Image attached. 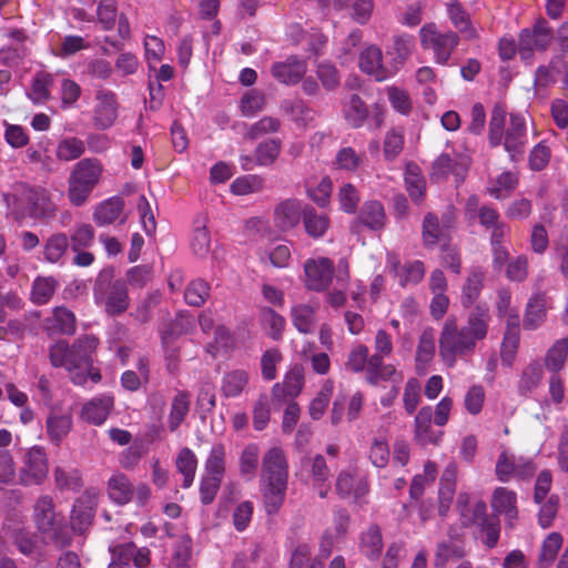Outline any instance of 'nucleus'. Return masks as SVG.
<instances>
[{
    "mask_svg": "<svg viewBox=\"0 0 568 568\" xmlns=\"http://www.w3.org/2000/svg\"><path fill=\"white\" fill-rule=\"evenodd\" d=\"M483 281L484 273L480 271H474L467 277L462 295V304L464 307H469L478 298L483 288Z\"/></svg>",
    "mask_w": 568,
    "mask_h": 568,
    "instance_id": "4d7b16f0",
    "label": "nucleus"
},
{
    "mask_svg": "<svg viewBox=\"0 0 568 568\" xmlns=\"http://www.w3.org/2000/svg\"><path fill=\"white\" fill-rule=\"evenodd\" d=\"M345 119L352 128H361L368 115V110L364 101L357 95L352 94L344 110Z\"/></svg>",
    "mask_w": 568,
    "mask_h": 568,
    "instance_id": "3c124183",
    "label": "nucleus"
},
{
    "mask_svg": "<svg viewBox=\"0 0 568 568\" xmlns=\"http://www.w3.org/2000/svg\"><path fill=\"white\" fill-rule=\"evenodd\" d=\"M53 478L55 487L60 491L79 493L84 485L82 473L78 468L57 466L53 470Z\"/></svg>",
    "mask_w": 568,
    "mask_h": 568,
    "instance_id": "7c9ffc66",
    "label": "nucleus"
},
{
    "mask_svg": "<svg viewBox=\"0 0 568 568\" xmlns=\"http://www.w3.org/2000/svg\"><path fill=\"white\" fill-rule=\"evenodd\" d=\"M448 17L454 28L466 39H478V32L470 21L468 12L463 8L462 3L457 0H452L447 3Z\"/></svg>",
    "mask_w": 568,
    "mask_h": 568,
    "instance_id": "5701e85b",
    "label": "nucleus"
},
{
    "mask_svg": "<svg viewBox=\"0 0 568 568\" xmlns=\"http://www.w3.org/2000/svg\"><path fill=\"white\" fill-rule=\"evenodd\" d=\"M94 235L95 232L92 225L88 223L77 225L69 240L71 248L78 252L81 248L89 247L93 243Z\"/></svg>",
    "mask_w": 568,
    "mask_h": 568,
    "instance_id": "338daca9",
    "label": "nucleus"
},
{
    "mask_svg": "<svg viewBox=\"0 0 568 568\" xmlns=\"http://www.w3.org/2000/svg\"><path fill=\"white\" fill-rule=\"evenodd\" d=\"M191 407V394L187 390H178L171 400L168 427L171 433L179 429L189 415Z\"/></svg>",
    "mask_w": 568,
    "mask_h": 568,
    "instance_id": "bb28decb",
    "label": "nucleus"
},
{
    "mask_svg": "<svg viewBox=\"0 0 568 568\" xmlns=\"http://www.w3.org/2000/svg\"><path fill=\"white\" fill-rule=\"evenodd\" d=\"M123 200L112 197L102 202L94 211L93 219L98 225L112 224L123 211Z\"/></svg>",
    "mask_w": 568,
    "mask_h": 568,
    "instance_id": "a19ab883",
    "label": "nucleus"
},
{
    "mask_svg": "<svg viewBox=\"0 0 568 568\" xmlns=\"http://www.w3.org/2000/svg\"><path fill=\"white\" fill-rule=\"evenodd\" d=\"M316 310V306L307 304H300L292 307L291 314L293 324L298 332L308 334L314 331Z\"/></svg>",
    "mask_w": 568,
    "mask_h": 568,
    "instance_id": "c03bdc74",
    "label": "nucleus"
},
{
    "mask_svg": "<svg viewBox=\"0 0 568 568\" xmlns=\"http://www.w3.org/2000/svg\"><path fill=\"white\" fill-rule=\"evenodd\" d=\"M433 408L430 406L422 407L414 420V438L423 447L427 445L437 446L443 437L442 430H435L432 426Z\"/></svg>",
    "mask_w": 568,
    "mask_h": 568,
    "instance_id": "f8f14e48",
    "label": "nucleus"
},
{
    "mask_svg": "<svg viewBox=\"0 0 568 568\" xmlns=\"http://www.w3.org/2000/svg\"><path fill=\"white\" fill-rule=\"evenodd\" d=\"M491 507L498 514H504L507 525L513 528L518 517L517 495L506 487L494 490Z\"/></svg>",
    "mask_w": 568,
    "mask_h": 568,
    "instance_id": "a211bd4d",
    "label": "nucleus"
},
{
    "mask_svg": "<svg viewBox=\"0 0 568 568\" xmlns=\"http://www.w3.org/2000/svg\"><path fill=\"white\" fill-rule=\"evenodd\" d=\"M29 201L34 216L43 220H50L55 216L58 207L45 190L32 192L29 196Z\"/></svg>",
    "mask_w": 568,
    "mask_h": 568,
    "instance_id": "ea45409f",
    "label": "nucleus"
},
{
    "mask_svg": "<svg viewBox=\"0 0 568 568\" xmlns=\"http://www.w3.org/2000/svg\"><path fill=\"white\" fill-rule=\"evenodd\" d=\"M287 483L264 481L262 494L265 510L268 515H275L281 509L285 495Z\"/></svg>",
    "mask_w": 568,
    "mask_h": 568,
    "instance_id": "2f4dec72",
    "label": "nucleus"
},
{
    "mask_svg": "<svg viewBox=\"0 0 568 568\" xmlns=\"http://www.w3.org/2000/svg\"><path fill=\"white\" fill-rule=\"evenodd\" d=\"M307 64L305 60L296 55L288 57L285 61L275 62L271 68L272 75L283 84H296L305 75Z\"/></svg>",
    "mask_w": 568,
    "mask_h": 568,
    "instance_id": "dca6fc26",
    "label": "nucleus"
},
{
    "mask_svg": "<svg viewBox=\"0 0 568 568\" xmlns=\"http://www.w3.org/2000/svg\"><path fill=\"white\" fill-rule=\"evenodd\" d=\"M55 513L53 498L49 495L40 496L33 506V519L37 529L57 547L63 548L71 544L72 536L68 526Z\"/></svg>",
    "mask_w": 568,
    "mask_h": 568,
    "instance_id": "f03ea898",
    "label": "nucleus"
},
{
    "mask_svg": "<svg viewBox=\"0 0 568 568\" xmlns=\"http://www.w3.org/2000/svg\"><path fill=\"white\" fill-rule=\"evenodd\" d=\"M113 398L111 396H100L85 403L81 410V418L93 425H101L108 418L113 408Z\"/></svg>",
    "mask_w": 568,
    "mask_h": 568,
    "instance_id": "b1692460",
    "label": "nucleus"
},
{
    "mask_svg": "<svg viewBox=\"0 0 568 568\" xmlns=\"http://www.w3.org/2000/svg\"><path fill=\"white\" fill-rule=\"evenodd\" d=\"M93 516V508L84 506L83 498H79L71 513V525L73 530L83 532L92 524Z\"/></svg>",
    "mask_w": 568,
    "mask_h": 568,
    "instance_id": "5fc2aeb1",
    "label": "nucleus"
},
{
    "mask_svg": "<svg viewBox=\"0 0 568 568\" xmlns=\"http://www.w3.org/2000/svg\"><path fill=\"white\" fill-rule=\"evenodd\" d=\"M304 385V371L302 366L295 365L285 376L282 384L276 383L272 388L273 397H296Z\"/></svg>",
    "mask_w": 568,
    "mask_h": 568,
    "instance_id": "393cba45",
    "label": "nucleus"
},
{
    "mask_svg": "<svg viewBox=\"0 0 568 568\" xmlns=\"http://www.w3.org/2000/svg\"><path fill=\"white\" fill-rule=\"evenodd\" d=\"M190 325L191 322L189 317L178 315L161 331V339L163 346L171 345L179 336L187 333Z\"/></svg>",
    "mask_w": 568,
    "mask_h": 568,
    "instance_id": "052dcab7",
    "label": "nucleus"
},
{
    "mask_svg": "<svg viewBox=\"0 0 568 568\" xmlns=\"http://www.w3.org/2000/svg\"><path fill=\"white\" fill-rule=\"evenodd\" d=\"M50 363L53 367H64L69 372H73V361L71 358L70 345L65 341H59L50 347Z\"/></svg>",
    "mask_w": 568,
    "mask_h": 568,
    "instance_id": "6e6d98bb",
    "label": "nucleus"
},
{
    "mask_svg": "<svg viewBox=\"0 0 568 568\" xmlns=\"http://www.w3.org/2000/svg\"><path fill=\"white\" fill-rule=\"evenodd\" d=\"M469 168V158L463 154L439 155L433 164V174L438 178H446L448 174L455 176L456 184L464 182Z\"/></svg>",
    "mask_w": 568,
    "mask_h": 568,
    "instance_id": "ddd939ff",
    "label": "nucleus"
},
{
    "mask_svg": "<svg viewBox=\"0 0 568 568\" xmlns=\"http://www.w3.org/2000/svg\"><path fill=\"white\" fill-rule=\"evenodd\" d=\"M285 455L281 448H271L263 457L262 478L264 481L287 483L288 471Z\"/></svg>",
    "mask_w": 568,
    "mask_h": 568,
    "instance_id": "2eb2a0df",
    "label": "nucleus"
},
{
    "mask_svg": "<svg viewBox=\"0 0 568 568\" xmlns=\"http://www.w3.org/2000/svg\"><path fill=\"white\" fill-rule=\"evenodd\" d=\"M303 223L306 233L318 239L325 234L329 226V219L325 214H320L316 210L310 205L303 209Z\"/></svg>",
    "mask_w": 568,
    "mask_h": 568,
    "instance_id": "e433bc0d",
    "label": "nucleus"
},
{
    "mask_svg": "<svg viewBox=\"0 0 568 568\" xmlns=\"http://www.w3.org/2000/svg\"><path fill=\"white\" fill-rule=\"evenodd\" d=\"M304 271L307 288L316 292L326 290L334 275L333 262L329 258L308 260Z\"/></svg>",
    "mask_w": 568,
    "mask_h": 568,
    "instance_id": "9d476101",
    "label": "nucleus"
},
{
    "mask_svg": "<svg viewBox=\"0 0 568 568\" xmlns=\"http://www.w3.org/2000/svg\"><path fill=\"white\" fill-rule=\"evenodd\" d=\"M133 493V485L124 474L116 473L108 481L109 497L119 505L131 501Z\"/></svg>",
    "mask_w": 568,
    "mask_h": 568,
    "instance_id": "473e14b6",
    "label": "nucleus"
},
{
    "mask_svg": "<svg viewBox=\"0 0 568 568\" xmlns=\"http://www.w3.org/2000/svg\"><path fill=\"white\" fill-rule=\"evenodd\" d=\"M365 153L356 152L352 146L339 149L333 161L335 169L346 172H355L364 162Z\"/></svg>",
    "mask_w": 568,
    "mask_h": 568,
    "instance_id": "49530a36",
    "label": "nucleus"
},
{
    "mask_svg": "<svg viewBox=\"0 0 568 568\" xmlns=\"http://www.w3.org/2000/svg\"><path fill=\"white\" fill-rule=\"evenodd\" d=\"M207 475L222 478L225 473V447L216 444L212 447L205 462Z\"/></svg>",
    "mask_w": 568,
    "mask_h": 568,
    "instance_id": "680f3d73",
    "label": "nucleus"
},
{
    "mask_svg": "<svg viewBox=\"0 0 568 568\" xmlns=\"http://www.w3.org/2000/svg\"><path fill=\"white\" fill-rule=\"evenodd\" d=\"M94 109L95 126L100 130L110 128L116 119L115 95L110 91H99Z\"/></svg>",
    "mask_w": 568,
    "mask_h": 568,
    "instance_id": "4be33fe9",
    "label": "nucleus"
},
{
    "mask_svg": "<svg viewBox=\"0 0 568 568\" xmlns=\"http://www.w3.org/2000/svg\"><path fill=\"white\" fill-rule=\"evenodd\" d=\"M49 474V459L43 447L33 446L23 456L19 469V484L24 487L42 485Z\"/></svg>",
    "mask_w": 568,
    "mask_h": 568,
    "instance_id": "423d86ee",
    "label": "nucleus"
},
{
    "mask_svg": "<svg viewBox=\"0 0 568 568\" xmlns=\"http://www.w3.org/2000/svg\"><path fill=\"white\" fill-rule=\"evenodd\" d=\"M69 247V237L62 232L50 235L43 244V258L48 263H59Z\"/></svg>",
    "mask_w": 568,
    "mask_h": 568,
    "instance_id": "f704fd0d",
    "label": "nucleus"
},
{
    "mask_svg": "<svg viewBox=\"0 0 568 568\" xmlns=\"http://www.w3.org/2000/svg\"><path fill=\"white\" fill-rule=\"evenodd\" d=\"M59 286L52 276H38L32 284L31 301L37 305L49 303Z\"/></svg>",
    "mask_w": 568,
    "mask_h": 568,
    "instance_id": "4c0bfd02",
    "label": "nucleus"
},
{
    "mask_svg": "<svg viewBox=\"0 0 568 568\" xmlns=\"http://www.w3.org/2000/svg\"><path fill=\"white\" fill-rule=\"evenodd\" d=\"M111 561L108 568H131V562L136 568H146L150 565L151 551L146 547H136L132 541L118 544L109 548Z\"/></svg>",
    "mask_w": 568,
    "mask_h": 568,
    "instance_id": "1a4fd4ad",
    "label": "nucleus"
},
{
    "mask_svg": "<svg viewBox=\"0 0 568 568\" xmlns=\"http://www.w3.org/2000/svg\"><path fill=\"white\" fill-rule=\"evenodd\" d=\"M536 470L537 466L530 458L503 452L497 459L495 473L498 480L508 483L511 478L530 479Z\"/></svg>",
    "mask_w": 568,
    "mask_h": 568,
    "instance_id": "6e6552de",
    "label": "nucleus"
},
{
    "mask_svg": "<svg viewBox=\"0 0 568 568\" xmlns=\"http://www.w3.org/2000/svg\"><path fill=\"white\" fill-rule=\"evenodd\" d=\"M52 75L45 72H39L34 77L29 92V98L34 103H44L50 98V88L52 85Z\"/></svg>",
    "mask_w": 568,
    "mask_h": 568,
    "instance_id": "864d4df0",
    "label": "nucleus"
},
{
    "mask_svg": "<svg viewBox=\"0 0 568 568\" xmlns=\"http://www.w3.org/2000/svg\"><path fill=\"white\" fill-rule=\"evenodd\" d=\"M85 152V144L78 138H67L59 142L57 158L62 161L79 159Z\"/></svg>",
    "mask_w": 568,
    "mask_h": 568,
    "instance_id": "bf43d9fd",
    "label": "nucleus"
},
{
    "mask_svg": "<svg viewBox=\"0 0 568 568\" xmlns=\"http://www.w3.org/2000/svg\"><path fill=\"white\" fill-rule=\"evenodd\" d=\"M466 556L464 541L459 538L449 537L440 541L436 547L434 567L445 568L449 560H458Z\"/></svg>",
    "mask_w": 568,
    "mask_h": 568,
    "instance_id": "a878e982",
    "label": "nucleus"
},
{
    "mask_svg": "<svg viewBox=\"0 0 568 568\" xmlns=\"http://www.w3.org/2000/svg\"><path fill=\"white\" fill-rule=\"evenodd\" d=\"M264 180L260 175L237 178L231 184V192L236 195H247L263 190Z\"/></svg>",
    "mask_w": 568,
    "mask_h": 568,
    "instance_id": "0e129e2a",
    "label": "nucleus"
},
{
    "mask_svg": "<svg viewBox=\"0 0 568 568\" xmlns=\"http://www.w3.org/2000/svg\"><path fill=\"white\" fill-rule=\"evenodd\" d=\"M442 236L443 230L439 224L438 217L433 213H428L427 215H425L423 222L424 244L427 247H434L435 245L438 244Z\"/></svg>",
    "mask_w": 568,
    "mask_h": 568,
    "instance_id": "69168bd1",
    "label": "nucleus"
},
{
    "mask_svg": "<svg viewBox=\"0 0 568 568\" xmlns=\"http://www.w3.org/2000/svg\"><path fill=\"white\" fill-rule=\"evenodd\" d=\"M175 466L183 475L182 486L184 488H189L193 484L197 468V458L195 454L189 447L182 448L178 454Z\"/></svg>",
    "mask_w": 568,
    "mask_h": 568,
    "instance_id": "79ce46f5",
    "label": "nucleus"
},
{
    "mask_svg": "<svg viewBox=\"0 0 568 568\" xmlns=\"http://www.w3.org/2000/svg\"><path fill=\"white\" fill-rule=\"evenodd\" d=\"M97 19L102 30H112L118 19L115 0H101L97 8Z\"/></svg>",
    "mask_w": 568,
    "mask_h": 568,
    "instance_id": "e2e57ef3",
    "label": "nucleus"
},
{
    "mask_svg": "<svg viewBox=\"0 0 568 568\" xmlns=\"http://www.w3.org/2000/svg\"><path fill=\"white\" fill-rule=\"evenodd\" d=\"M439 354L442 358L453 365L458 356L473 354L476 343L463 326H459L455 316H448L439 336Z\"/></svg>",
    "mask_w": 568,
    "mask_h": 568,
    "instance_id": "20e7f679",
    "label": "nucleus"
},
{
    "mask_svg": "<svg viewBox=\"0 0 568 568\" xmlns=\"http://www.w3.org/2000/svg\"><path fill=\"white\" fill-rule=\"evenodd\" d=\"M73 426L72 414L69 412L51 410L45 420L48 437L59 446Z\"/></svg>",
    "mask_w": 568,
    "mask_h": 568,
    "instance_id": "412c9836",
    "label": "nucleus"
},
{
    "mask_svg": "<svg viewBox=\"0 0 568 568\" xmlns=\"http://www.w3.org/2000/svg\"><path fill=\"white\" fill-rule=\"evenodd\" d=\"M247 383L248 373L244 369H234L223 376L221 390L226 397H236L243 392Z\"/></svg>",
    "mask_w": 568,
    "mask_h": 568,
    "instance_id": "37998d69",
    "label": "nucleus"
},
{
    "mask_svg": "<svg viewBox=\"0 0 568 568\" xmlns=\"http://www.w3.org/2000/svg\"><path fill=\"white\" fill-rule=\"evenodd\" d=\"M386 357L379 353L367 356L365 366L366 379L372 385H377L379 382L389 381L396 373V369L390 364H384L383 358Z\"/></svg>",
    "mask_w": 568,
    "mask_h": 568,
    "instance_id": "c85d7f7f",
    "label": "nucleus"
},
{
    "mask_svg": "<svg viewBox=\"0 0 568 568\" xmlns=\"http://www.w3.org/2000/svg\"><path fill=\"white\" fill-rule=\"evenodd\" d=\"M210 295V285L203 280L190 282L184 292L185 302L195 307L202 306Z\"/></svg>",
    "mask_w": 568,
    "mask_h": 568,
    "instance_id": "13d9d810",
    "label": "nucleus"
},
{
    "mask_svg": "<svg viewBox=\"0 0 568 568\" xmlns=\"http://www.w3.org/2000/svg\"><path fill=\"white\" fill-rule=\"evenodd\" d=\"M435 355V335L432 328H426L419 336V342L416 351V368L417 371L425 372L427 365L430 363Z\"/></svg>",
    "mask_w": 568,
    "mask_h": 568,
    "instance_id": "c9c22d12",
    "label": "nucleus"
},
{
    "mask_svg": "<svg viewBox=\"0 0 568 568\" xmlns=\"http://www.w3.org/2000/svg\"><path fill=\"white\" fill-rule=\"evenodd\" d=\"M99 341L93 335H83L77 338L70 346L71 358L73 361V371L89 369L93 362V353L97 349Z\"/></svg>",
    "mask_w": 568,
    "mask_h": 568,
    "instance_id": "6ab92c4d",
    "label": "nucleus"
},
{
    "mask_svg": "<svg viewBox=\"0 0 568 568\" xmlns=\"http://www.w3.org/2000/svg\"><path fill=\"white\" fill-rule=\"evenodd\" d=\"M282 149L281 140L270 139L257 144L255 149V162L257 165H272L278 158Z\"/></svg>",
    "mask_w": 568,
    "mask_h": 568,
    "instance_id": "8fccbe9b",
    "label": "nucleus"
},
{
    "mask_svg": "<svg viewBox=\"0 0 568 568\" xmlns=\"http://www.w3.org/2000/svg\"><path fill=\"white\" fill-rule=\"evenodd\" d=\"M544 377L542 365L538 361L530 362L520 373L517 390L523 397H528L538 388Z\"/></svg>",
    "mask_w": 568,
    "mask_h": 568,
    "instance_id": "cd10ccee",
    "label": "nucleus"
},
{
    "mask_svg": "<svg viewBox=\"0 0 568 568\" xmlns=\"http://www.w3.org/2000/svg\"><path fill=\"white\" fill-rule=\"evenodd\" d=\"M414 48L413 36L402 34L393 39L392 48L387 49V54L393 55L395 61V69L402 64L412 54Z\"/></svg>",
    "mask_w": 568,
    "mask_h": 568,
    "instance_id": "603ef678",
    "label": "nucleus"
},
{
    "mask_svg": "<svg viewBox=\"0 0 568 568\" xmlns=\"http://www.w3.org/2000/svg\"><path fill=\"white\" fill-rule=\"evenodd\" d=\"M507 111L500 103L494 105L489 120L488 141L493 148L503 143L505 151L513 161L521 158L527 144V126L525 118L519 113H510L506 123Z\"/></svg>",
    "mask_w": 568,
    "mask_h": 568,
    "instance_id": "f257e3e1",
    "label": "nucleus"
},
{
    "mask_svg": "<svg viewBox=\"0 0 568 568\" xmlns=\"http://www.w3.org/2000/svg\"><path fill=\"white\" fill-rule=\"evenodd\" d=\"M405 184L412 201L419 203L424 200L426 192V180L417 164L408 163L406 165Z\"/></svg>",
    "mask_w": 568,
    "mask_h": 568,
    "instance_id": "72a5a7b5",
    "label": "nucleus"
},
{
    "mask_svg": "<svg viewBox=\"0 0 568 568\" xmlns=\"http://www.w3.org/2000/svg\"><path fill=\"white\" fill-rule=\"evenodd\" d=\"M48 322L52 323V326L49 328H53L64 335H73L77 331L75 315L71 310L64 306L54 307L52 310V317L49 318Z\"/></svg>",
    "mask_w": 568,
    "mask_h": 568,
    "instance_id": "58836bf2",
    "label": "nucleus"
},
{
    "mask_svg": "<svg viewBox=\"0 0 568 568\" xmlns=\"http://www.w3.org/2000/svg\"><path fill=\"white\" fill-rule=\"evenodd\" d=\"M419 38L422 47L432 50L435 61L439 64H447L460 41L457 32L450 30L440 32L434 23L423 26L419 30Z\"/></svg>",
    "mask_w": 568,
    "mask_h": 568,
    "instance_id": "39448f33",
    "label": "nucleus"
},
{
    "mask_svg": "<svg viewBox=\"0 0 568 568\" xmlns=\"http://www.w3.org/2000/svg\"><path fill=\"white\" fill-rule=\"evenodd\" d=\"M546 318V296L545 294H534L526 306L523 325L525 329H536Z\"/></svg>",
    "mask_w": 568,
    "mask_h": 568,
    "instance_id": "c756f323",
    "label": "nucleus"
},
{
    "mask_svg": "<svg viewBox=\"0 0 568 568\" xmlns=\"http://www.w3.org/2000/svg\"><path fill=\"white\" fill-rule=\"evenodd\" d=\"M359 68L363 72L375 78L376 81H384L392 72L383 64L382 50L376 45H369L359 54Z\"/></svg>",
    "mask_w": 568,
    "mask_h": 568,
    "instance_id": "f3484780",
    "label": "nucleus"
},
{
    "mask_svg": "<svg viewBox=\"0 0 568 568\" xmlns=\"http://www.w3.org/2000/svg\"><path fill=\"white\" fill-rule=\"evenodd\" d=\"M103 166L98 159L80 160L72 169L68 180V197L74 206L83 205L99 184Z\"/></svg>",
    "mask_w": 568,
    "mask_h": 568,
    "instance_id": "7ed1b4c3",
    "label": "nucleus"
},
{
    "mask_svg": "<svg viewBox=\"0 0 568 568\" xmlns=\"http://www.w3.org/2000/svg\"><path fill=\"white\" fill-rule=\"evenodd\" d=\"M303 217L301 203L295 199H287L278 203L274 209V221L278 229L288 231L294 229Z\"/></svg>",
    "mask_w": 568,
    "mask_h": 568,
    "instance_id": "aec40b11",
    "label": "nucleus"
},
{
    "mask_svg": "<svg viewBox=\"0 0 568 568\" xmlns=\"http://www.w3.org/2000/svg\"><path fill=\"white\" fill-rule=\"evenodd\" d=\"M568 355V336L554 343L545 356V366L551 373H558L565 365Z\"/></svg>",
    "mask_w": 568,
    "mask_h": 568,
    "instance_id": "a18cd8bd",
    "label": "nucleus"
},
{
    "mask_svg": "<svg viewBox=\"0 0 568 568\" xmlns=\"http://www.w3.org/2000/svg\"><path fill=\"white\" fill-rule=\"evenodd\" d=\"M192 539L187 535L181 536L173 547L169 568H191Z\"/></svg>",
    "mask_w": 568,
    "mask_h": 568,
    "instance_id": "09e8293b",
    "label": "nucleus"
},
{
    "mask_svg": "<svg viewBox=\"0 0 568 568\" xmlns=\"http://www.w3.org/2000/svg\"><path fill=\"white\" fill-rule=\"evenodd\" d=\"M490 322L489 306L487 304H477L468 311L463 327L477 344L488 336Z\"/></svg>",
    "mask_w": 568,
    "mask_h": 568,
    "instance_id": "9b49d317",
    "label": "nucleus"
},
{
    "mask_svg": "<svg viewBox=\"0 0 568 568\" xmlns=\"http://www.w3.org/2000/svg\"><path fill=\"white\" fill-rule=\"evenodd\" d=\"M564 538L559 532H550L541 545L538 558L539 568H549L555 561L559 549L562 546Z\"/></svg>",
    "mask_w": 568,
    "mask_h": 568,
    "instance_id": "de8ad7c7",
    "label": "nucleus"
},
{
    "mask_svg": "<svg viewBox=\"0 0 568 568\" xmlns=\"http://www.w3.org/2000/svg\"><path fill=\"white\" fill-rule=\"evenodd\" d=\"M386 214L384 206L378 201L365 202L351 226L352 233L358 234L362 226H366L372 231H381L385 226Z\"/></svg>",
    "mask_w": 568,
    "mask_h": 568,
    "instance_id": "4468645a",
    "label": "nucleus"
},
{
    "mask_svg": "<svg viewBox=\"0 0 568 568\" xmlns=\"http://www.w3.org/2000/svg\"><path fill=\"white\" fill-rule=\"evenodd\" d=\"M362 546L365 549L366 556L375 558L379 555L383 548L382 532L378 526H371L362 535Z\"/></svg>",
    "mask_w": 568,
    "mask_h": 568,
    "instance_id": "774afa93",
    "label": "nucleus"
},
{
    "mask_svg": "<svg viewBox=\"0 0 568 568\" xmlns=\"http://www.w3.org/2000/svg\"><path fill=\"white\" fill-rule=\"evenodd\" d=\"M94 297L97 303L104 301V310L110 316L120 315L130 306L126 282L123 280H116L109 283L105 292L103 283L101 281L97 282L94 287Z\"/></svg>",
    "mask_w": 568,
    "mask_h": 568,
    "instance_id": "0eeeda50",
    "label": "nucleus"
}]
</instances>
